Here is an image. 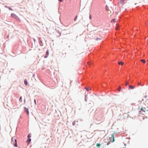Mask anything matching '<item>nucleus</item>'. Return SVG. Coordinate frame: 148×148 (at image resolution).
Here are the masks:
<instances>
[{
    "label": "nucleus",
    "mask_w": 148,
    "mask_h": 148,
    "mask_svg": "<svg viewBox=\"0 0 148 148\" xmlns=\"http://www.w3.org/2000/svg\"><path fill=\"white\" fill-rule=\"evenodd\" d=\"M11 143L13 144L15 147H17V140L15 137H13L11 139Z\"/></svg>",
    "instance_id": "nucleus-1"
},
{
    "label": "nucleus",
    "mask_w": 148,
    "mask_h": 148,
    "mask_svg": "<svg viewBox=\"0 0 148 148\" xmlns=\"http://www.w3.org/2000/svg\"><path fill=\"white\" fill-rule=\"evenodd\" d=\"M24 112L26 113H27V115H28L29 114L28 108L25 107H24Z\"/></svg>",
    "instance_id": "nucleus-2"
},
{
    "label": "nucleus",
    "mask_w": 148,
    "mask_h": 148,
    "mask_svg": "<svg viewBox=\"0 0 148 148\" xmlns=\"http://www.w3.org/2000/svg\"><path fill=\"white\" fill-rule=\"evenodd\" d=\"M139 112L140 114H144L145 113V110H144L143 108H142L139 111Z\"/></svg>",
    "instance_id": "nucleus-3"
},
{
    "label": "nucleus",
    "mask_w": 148,
    "mask_h": 148,
    "mask_svg": "<svg viewBox=\"0 0 148 148\" xmlns=\"http://www.w3.org/2000/svg\"><path fill=\"white\" fill-rule=\"evenodd\" d=\"M49 54V51L48 50H47L46 52L45 55V56H44V58H47L48 57Z\"/></svg>",
    "instance_id": "nucleus-4"
},
{
    "label": "nucleus",
    "mask_w": 148,
    "mask_h": 148,
    "mask_svg": "<svg viewBox=\"0 0 148 148\" xmlns=\"http://www.w3.org/2000/svg\"><path fill=\"white\" fill-rule=\"evenodd\" d=\"M135 86L132 85H130L129 86V89H133L134 88Z\"/></svg>",
    "instance_id": "nucleus-5"
},
{
    "label": "nucleus",
    "mask_w": 148,
    "mask_h": 148,
    "mask_svg": "<svg viewBox=\"0 0 148 148\" xmlns=\"http://www.w3.org/2000/svg\"><path fill=\"white\" fill-rule=\"evenodd\" d=\"M111 138H112L113 140H112V143L114 142V134H112L111 135V137H110L109 138L111 140Z\"/></svg>",
    "instance_id": "nucleus-6"
},
{
    "label": "nucleus",
    "mask_w": 148,
    "mask_h": 148,
    "mask_svg": "<svg viewBox=\"0 0 148 148\" xmlns=\"http://www.w3.org/2000/svg\"><path fill=\"white\" fill-rule=\"evenodd\" d=\"M31 139L30 138H28L26 140L27 143L28 144H29V143L31 142Z\"/></svg>",
    "instance_id": "nucleus-7"
},
{
    "label": "nucleus",
    "mask_w": 148,
    "mask_h": 148,
    "mask_svg": "<svg viewBox=\"0 0 148 148\" xmlns=\"http://www.w3.org/2000/svg\"><path fill=\"white\" fill-rule=\"evenodd\" d=\"M16 16V15L12 13L11 14V16L14 18Z\"/></svg>",
    "instance_id": "nucleus-8"
},
{
    "label": "nucleus",
    "mask_w": 148,
    "mask_h": 148,
    "mask_svg": "<svg viewBox=\"0 0 148 148\" xmlns=\"http://www.w3.org/2000/svg\"><path fill=\"white\" fill-rule=\"evenodd\" d=\"M5 8H8L9 9V10H13L12 9V8H11L9 6H6V5H5Z\"/></svg>",
    "instance_id": "nucleus-9"
},
{
    "label": "nucleus",
    "mask_w": 148,
    "mask_h": 148,
    "mask_svg": "<svg viewBox=\"0 0 148 148\" xmlns=\"http://www.w3.org/2000/svg\"><path fill=\"white\" fill-rule=\"evenodd\" d=\"M24 84L25 86H27L28 84V82L26 79H25L24 80Z\"/></svg>",
    "instance_id": "nucleus-10"
},
{
    "label": "nucleus",
    "mask_w": 148,
    "mask_h": 148,
    "mask_svg": "<svg viewBox=\"0 0 148 148\" xmlns=\"http://www.w3.org/2000/svg\"><path fill=\"white\" fill-rule=\"evenodd\" d=\"M39 42L40 46H43V44L42 40H39Z\"/></svg>",
    "instance_id": "nucleus-11"
},
{
    "label": "nucleus",
    "mask_w": 148,
    "mask_h": 148,
    "mask_svg": "<svg viewBox=\"0 0 148 148\" xmlns=\"http://www.w3.org/2000/svg\"><path fill=\"white\" fill-rule=\"evenodd\" d=\"M17 21H20V19L19 17L16 16L14 18Z\"/></svg>",
    "instance_id": "nucleus-12"
},
{
    "label": "nucleus",
    "mask_w": 148,
    "mask_h": 148,
    "mask_svg": "<svg viewBox=\"0 0 148 148\" xmlns=\"http://www.w3.org/2000/svg\"><path fill=\"white\" fill-rule=\"evenodd\" d=\"M87 99H88L87 95H85V101H86V102L87 101Z\"/></svg>",
    "instance_id": "nucleus-13"
},
{
    "label": "nucleus",
    "mask_w": 148,
    "mask_h": 148,
    "mask_svg": "<svg viewBox=\"0 0 148 148\" xmlns=\"http://www.w3.org/2000/svg\"><path fill=\"white\" fill-rule=\"evenodd\" d=\"M106 10V11H108L109 10V7L107 5H106L105 7Z\"/></svg>",
    "instance_id": "nucleus-14"
},
{
    "label": "nucleus",
    "mask_w": 148,
    "mask_h": 148,
    "mask_svg": "<svg viewBox=\"0 0 148 148\" xmlns=\"http://www.w3.org/2000/svg\"><path fill=\"white\" fill-rule=\"evenodd\" d=\"M85 89L86 90V91L87 92H88L90 90V89L89 88H87L86 87H85Z\"/></svg>",
    "instance_id": "nucleus-15"
},
{
    "label": "nucleus",
    "mask_w": 148,
    "mask_h": 148,
    "mask_svg": "<svg viewBox=\"0 0 148 148\" xmlns=\"http://www.w3.org/2000/svg\"><path fill=\"white\" fill-rule=\"evenodd\" d=\"M77 17H78V16L77 15H76L75 16V17L74 19V21H75L77 20Z\"/></svg>",
    "instance_id": "nucleus-16"
},
{
    "label": "nucleus",
    "mask_w": 148,
    "mask_h": 148,
    "mask_svg": "<svg viewBox=\"0 0 148 148\" xmlns=\"http://www.w3.org/2000/svg\"><path fill=\"white\" fill-rule=\"evenodd\" d=\"M27 137L28 138H30L31 137V134L30 133L28 134L27 136Z\"/></svg>",
    "instance_id": "nucleus-17"
},
{
    "label": "nucleus",
    "mask_w": 148,
    "mask_h": 148,
    "mask_svg": "<svg viewBox=\"0 0 148 148\" xmlns=\"http://www.w3.org/2000/svg\"><path fill=\"white\" fill-rule=\"evenodd\" d=\"M58 37L60 36L61 35V33L60 32H59V31H58Z\"/></svg>",
    "instance_id": "nucleus-18"
},
{
    "label": "nucleus",
    "mask_w": 148,
    "mask_h": 148,
    "mask_svg": "<svg viewBox=\"0 0 148 148\" xmlns=\"http://www.w3.org/2000/svg\"><path fill=\"white\" fill-rule=\"evenodd\" d=\"M101 38H96L95 40L97 41H98L99 40H101Z\"/></svg>",
    "instance_id": "nucleus-19"
},
{
    "label": "nucleus",
    "mask_w": 148,
    "mask_h": 148,
    "mask_svg": "<svg viewBox=\"0 0 148 148\" xmlns=\"http://www.w3.org/2000/svg\"><path fill=\"white\" fill-rule=\"evenodd\" d=\"M119 65H123V63L122 62H119Z\"/></svg>",
    "instance_id": "nucleus-20"
},
{
    "label": "nucleus",
    "mask_w": 148,
    "mask_h": 148,
    "mask_svg": "<svg viewBox=\"0 0 148 148\" xmlns=\"http://www.w3.org/2000/svg\"><path fill=\"white\" fill-rule=\"evenodd\" d=\"M115 19L114 18L112 19L111 20V22H115Z\"/></svg>",
    "instance_id": "nucleus-21"
},
{
    "label": "nucleus",
    "mask_w": 148,
    "mask_h": 148,
    "mask_svg": "<svg viewBox=\"0 0 148 148\" xmlns=\"http://www.w3.org/2000/svg\"><path fill=\"white\" fill-rule=\"evenodd\" d=\"M19 101H22V96H21L20 97V98H19Z\"/></svg>",
    "instance_id": "nucleus-22"
},
{
    "label": "nucleus",
    "mask_w": 148,
    "mask_h": 148,
    "mask_svg": "<svg viewBox=\"0 0 148 148\" xmlns=\"http://www.w3.org/2000/svg\"><path fill=\"white\" fill-rule=\"evenodd\" d=\"M34 102L35 103V104L36 105L37 104V103H36V100L35 99H34Z\"/></svg>",
    "instance_id": "nucleus-23"
},
{
    "label": "nucleus",
    "mask_w": 148,
    "mask_h": 148,
    "mask_svg": "<svg viewBox=\"0 0 148 148\" xmlns=\"http://www.w3.org/2000/svg\"><path fill=\"white\" fill-rule=\"evenodd\" d=\"M75 124V121H73L72 123V125L73 126H74Z\"/></svg>",
    "instance_id": "nucleus-24"
},
{
    "label": "nucleus",
    "mask_w": 148,
    "mask_h": 148,
    "mask_svg": "<svg viewBox=\"0 0 148 148\" xmlns=\"http://www.w3.org/2000/svg\"><path fill=\"white\" fill-rule=\"evenodd\" d=\"M101 145V144L99 143H97V147H100Z\"/></svg>",
    "instance_id": "nucleus-25"
},
{
    "label": "nucleus",
    "mask_w": 148,
    "mask_h": 148,
    "mask_svg": "<svg viewBox=\"0 0 148 148\" xmlns=\"http://www.w3.org/2000/svg\"><path fill=\"white\" fill-rule=\"evenodd\" d=\"M110 141H111V140H110L109 142H108V143H107V145H108L110 144Z\"/></svg>",
    "instance_id": "nucleus-26"
},
{
    "label": "nucleus",
    "mask_w": 148,
    "mask_h": 148,
    "mask_svg": "<svg viewBox=\"0 0 148 148\" xmlns=\"http://www.w3.org/2000/svg\"><path fill=\"white\" fill-rule=\"evenodd\" d=\"M33 38V40H34V42H35L36 41V39H34V38Z\"/></svg>",
    "instance_id": "nucleus-27"
},
{
    "label": "nucleus",
    "mask_w": 148,
    "mask_h": 148,
    "mask_svg": "<svg viewBox=\"0 0 148 148\" xmlns=\"http://www.w3.org/2000/svg\"><path fill=\"white\" fill-rule=\"evenodd\" d=\"M142 62H143V63H145V61L144 60H142Z\"/></svg>",
    "instance_id": "nucleus-28"
},
{
    "label": "nucleus",
    "mask_w": 148,
    "mask_h": 148,
    "mask_svg": "<svg viewBox=\"0 0 148 148\" xmlns=\"http://www.w3.org/2000/svg\"><path fill=\"white\" fill-rule=\"evenodd\" d=\"M58 1L60 2H62L63 1V0H58Z\"/></svg>",
    "instance_id": "nucleus-29"
},
{
    "label": "nucleus",
    "mask_w": 148,
    "mask_h": 148,
    "mask_svg": "<svg viewBox=\"0 0 148 148\" xmlns=\"http://www.w3.org/2000/svg\"><path fill=\"white\" fill-rule=\"evenodd\" d=\"M89 18H90V19H91V18H92L91 16L90 15L89 16Z\"/></svg>",
    "instance_id": "nucleus-30"
},
{
    "label": "nucleus",
    "mask_w": 148,
    "mask_h": 148,
    "mask_svg": "<svg viewBox=\"0 0 148 148\" xmlns=\"http://www.w3.org/2000/svg\"><path fill=\"white\" fill-rule=\"evenodd\" d=\"M121 90V88H119L118 89V91H120Z\"/></svg>",
    "instance_id": "nucleus-31"
},
{
    "label": "nucleus",
    "mask_w": 148,
    "mask_h": 148,
    "mask_svg": "<svg viewBox=\"0 0 148 148\" xmlns=\"http://www.w3.org/2000/svg\"><path fill=\"white\" fill-rule=\"evenodd\" d=\"M31 44H32V47H31V48H32V47H33V44L32 43Z\"/></svg>",
    "instance_id": "nucleus-32"
},
{
    "label": "nucleus",
    "mask_w": 148,
    "mask_h": 148,
    "mask_svg": "<svg viewBox=\"0 0 148 148\" xmlns=\"http://www.w3.org/2000/svg\"><path fill=\"white\" fill-rule=\"evenodd\" d=\"M25 101H25V99H24V103H25Z\"/></svg>",
    "instance_id": "nucleus-33"
},
{
    "label": "nucleus",
    "mask_w": 148,
    "mask_h": 148,
    "mask_svg": "<svg viewBox=\"0 0 148 148\" xmlns=\"http://www.w3.org/2000/svg\"><path fill=\"white\" fill-rule=\"evenodd\" d=\"M9 38V35H8V36H7V38Z\"/></svg>",
    "instance_id": "nucleus-34"
},
{
    "label": "nucleus",
    "mask_w": 148,
    "mask_h": 148,
    "mask_svg": "<svg viewBox=\"0 0 148 148\" xmlns=\"http://www.w3.org/2000/svg\"><path fill=\"white\" fill-rule=\"evenodd\" d=\"M147 97V95H146V96H145V98H146V97Z\"/></svg>",
    "instance_id": "nucleus-35"
},
{
    "label": "nucleus",
    "mask_w": 148,
    "mask_h": 148,
    "mask_svg": "<svg viewBox=\"0 0 148 148\" xmlns=\"http://www.w3.org/2000/svg\"><path fill=\"white\" fill-rule=\"evenodd\" d=\"M34 75H33V77H34Z\"/></svg>",
    "instance_id": "nucleus-36"
},
{
    "label": "nucleus",
    "mask_w": 148,
    "mask_h": 148,
    "mask_svg": "<svg viewBox=\"0 0 148 148\" xmlns=\"http://www.w3.org/2000/svg\"><path fill=\"white\" fill-rule=\"evenodd\" d=\"M118 13H116V14H117Z\"/></svg>",
    "instance_id": "nucleus-37"
},
{
    "label": "nucleus",
    "mask_w": 148,
    "mask_h": 148,
    "mask_svg": "<svg viewBox=\"0 0 148 148\" xmlns=\"http://www.w3.org/2000/svg\"><path fill=\"white\" fill-rule=\"evenodd\" d=\"M147 25H148V24H147Z\"/></svg>",
    "instance_id": "nucleus-38"
}]
</instances>
